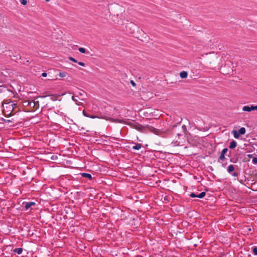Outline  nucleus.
<instances>
[{
    "instance_id": "14",
    "label": "nucleus",
    "mask_w": 257,
    "mask_h": 257,
    "mask_svg": "<svg viewBox=\"0 0 257 257\" xmlns=\"http://www.w3.org/2000/svg\"><path fill=\"white\" fill-rule=\"evenodd\" d=\"M12 59L13 60H14V61H17L18 60H22V59L21 57L20 56L19 54H18L17 55H14L12 57Z\"/></svg>"
},
{
    "instance_id": "41",
    "label": "nucleus",
    "mask_w": 257,
    "mask_h": 257,
    "mask_svg": "<svg viewBox=\"0 0 257 257\" xmlns=\"http://www.w3.org/2000/svg\"><path fill=\"white\" fill-rule=\"evenodd\" d=\"M248 230H249V231H250V230H251V229H250V228H249V229H248Z\"/></svg>"
},
{
    "instance_id": "25",
    "label": "nucleus",
    "mask_w": 257,
    "mask_h": 257,
    "mask_svg": "<svg viewBox=\"0 0 257 257\" xmlns=\"http://www.w3.org/2000/svg\"><path fill=\"white\" fill-rule=\"evenodd\" d=\"M252 162L254 164H257V158L256 157H253L252 160Z\"/></svg>"
},
{
    "instance_id": "1",
    "label": "nucleus",
    "mask_w": 257,
    "mask_h": 257,
    "mask_svg": "<svg viewBox=\"0 0 257 257\" xmlns=\"http://www.w3.org/2000/svg\"><path fill=\"white\" fill-rule=\"evenodd\" d=\"M132 128H135L140 132L144 133L145 131L146 128L147 127L151 132L155 134L158 135L159 130L155 128V127L147 125L146 126H143L142 125L137 122H129L127 123Z\"/></svg>"
},
{
    "instance_id": "36",
    "label": "nucleus",
    "mask_w": 257,
    "mask_h": 257,
    "mask_svg": "<svg viewBox=\"0 0 257 257\" xmlns=\"http://www.w3.org/2000/svg\"><path fill=\"white\" fill-rule=\"evenodd\" d=\"M247 157H248V158H252V155H251V154H248V155H247Z\"/></svg>"
},
{
    "instance_id": "32",
    "label": "nucleus",
    "mask_w": 257,
    "mask_h": 257,
    "mask_svg": "<svg viewBox=\"0 0 257 257\" xmlns=\"http://www.w3.org/2000/svg\"><path fill=\"white\" fill-rule=\"evenodd\" d=\"M57 158V156L55 155H53L51 157V159L53 160H55Z\"/></svg>"
},
{
    "instance_id": "8",
    "label": "nucleus",
    "mask_w": 257,
    "mask_h": 257,
    "mask_svg": "<svg viewBox=\"0 0 257 257\" xmlns=\"http://www.w3.org/2000/svg\"><path fill=\"white\" fill-rule=\"evenodd\" d=\"M228 150L227 148H224L223 149L220 154V155L219 156V159L220 160L223 161L225 160V155L227 153Z\"/></svg>"
},
{
    "instance_id": "40",
    "label": "nucleus",
    "mask_w": 257,
    "mask_h": 257,
    "mask_svg": "<svg viewBox=\"0 0 257 257\" xmlns=\"http://www.w3.org/2000/svg\"><path fill=\"white\" fill-rule=\"evenodd\" d=\"M26 62L28 63V62H29V60H27Z\"/></svg>"
},
{
    "instance_id": "10",
    "label": "nucleus",
    "mask_w": 257,
    "mask_h": 257,
    "mask_svg": "<svg viewBox=\"0 0 257 257\" xmlns=\"http://www.w3.org/2000/svg\"><path fill=\"white\" fill-rule=\"evenodd\" d=\"M81 176L83 177L88 178L89 180H92V179L91 175L89 173H83L81 174Z\"/></svg>"
},
{
    "instance_id": "27",
    "label": "nucleus",
    "mask_w": 257,
    "mask_h": 257,
    "mask_svg": "<svg viewBox=\"0 0 257 257\" xmlns=\"http://www.w3.org/2000/svg\"><path fill=\"white\" fill-rule=\"evenodd\" d=\"M69 59L70 61H73V62H74L75 63H77V60L75 59H74V58L72 57H69Z\"/></svg>"
},
{
    "instance_id": "12",
    "label": "nucleus",
    "mask_w": 257,
    "mask_h": 257,
    "mask_svg": "<svg viewBox=\"0 0 257 257\" xmlns=\"http://www.w3.org/2000/svg\"><path fill=\"white\" fill-rule=\"evenodd\" d=\"M180 76L182 78H186L187 77L188 73L186 71H182L180 73Z\"/></svg>"
},
{
    "instance_id": "33",
    "label": "nucleus",
    "mask_w": 257,
    "mask_h": 257,
    "mask_svg": "<svg viewBox=\"0 0 257 257\" xmlns=\"http://www.w3.org/2000/svg\"><path fill=\"white\" fill-rule=\"evenodd\" d=\"M78 64L80 65V66H85V63H83V62H78Z\"/></svg>"
},
{
    "instance_id": "34",
    "label": "nucleus",
    "mask_w": 257,
    "mask_h": 257,
    "mask_svg": "<svg viewBox=\"0 0 257 257\" xmlns=\"http://www.w3.org/2000/svg\"><path fill=\"white\" fill-rule=\"evenodd\" d=\"M47 75V74L45 72H44L42 74V76L43 77H46Z\"/></svg>"
},
{
    "instance_id": "2",
    "label": "nucleus",
    "mask_w": 257,
    "mask_h": 257,
    "mask_svg": "<svg viewBox=\"0 0 257 257\" xmlns=\"http://www.w3.org/2000/svg\"><path fill=\"white\" fill-rule=\"evenodd\" d=\"M16 105L17 104L15 103L13 101H10L8 102H5L3 104V112L5 116L9 117L13 115L14 114L13 112Z\"/></svg>"
},
{
    "instance_id": "29",
    "label": "nucleus",
    "mask_w": 257,
    "mask_h": 257,
    "mask_svg": "<svg viewBox=\"0 0 257 257\" xmlns=\"http://www.w3.org/2000/svg\"><path fill=\"white\" fill-rule=\"evenodd\" d=\"M190 196L191 197H192V198H194V197H197V195L195 193H191L190 194Z\"/></svg>"
},
{
    "instance_id": "42",
    "label": "nucleus",
    "mask_w": 257,
    "mask_h": 257,
    "mask_svg": "<svg viewBox=\"0 0 257 257\" xmlns=\"http://www.w3.org/2000/svg\"><path fill=\"white\" fill-rule=\"evenodd\" d=\"M242 180H241V181H240V183H242Z\"/></svg>"
},
{
    "instance_id": "3",
    "label": "nucleus",
    "mask_w": 257,
    "mask_h": 257,
    "mask_svg": "<svg viewBox=\"0 0 257 257\" xmlns=\"http://www.w3.org/2000/svg\"><path fill=\"white\" fill-rule=\"evenodd\" d=\"M88 117H90L91 118H103V119H105L107 120H109V121L114 122L122 123L123 122V120H122L117 119H113V118H111V117L108 116L107 115H105V114L101 116L100 117H98L96 115H89V116Z\"/></svg>"
},
{
    "instance_id": "26",
    "label": "nucleus",
    "mask_w": 257,
    "mask_h": 257,
    "mask_svg": "<svg viewBox=\"0 0 257 257\" xmlns=\"http://www.w3.org/2000/svg\"><path fill=\"white\" fill-rule=\"evenodd\" d=\"M82 113L85 116L88 117L89 116V114H88L84 109L83 110Z\"/></svg>"
},
{
    "instance_id": "4",
    "label": "nucleus",
    "mask_w": 257,
    "mask_h": 257,
    "mask_svg": "<svg viewBox=\"0 0 257 257\" xmlns=\"http://www.w3.org/2000/svg\"><path fill=\"white\" fill-rule=\"evenodd\" d=\"M27 103V102H25ZM27 105H29L30 107L33 108V110H36L39 107V103L38 101L35 100H30L27 102Z\"/></svg>"
},
{
    "instance_id": "21",
    "label": "nucleus",
    "mask_w": 257,
    "mask_h": 257,
    "mask_svg": "<svg viewBox=\"0 0 257 257\" xmlns=\"http://www.w3.org/2000/svg\"><path fill=\"white\" fill-rule=\"evenodd\" d=\"M206 195L205 192H202L201 193H199L198 195H197V197L199 198H203Z\"/></svg>"
},
{
    "instance_id": "17",
    "label": "nucleus",
    "mask_w": 257,
    "mask_h": 257,
    "mask_svg": "<svg viewBox=\"0 0 257 257\" xmlns=\"http://www.w3.org/2000/svg\"><path fill=\"white\" fill-rule=\"evenodd\" d=\"M238 132L240 135H244L245 133V128L242 127L238 130Z\"/></svg>"
},
{
    "instance_id": "18",
    "label": "nucleus",
    "mask_w": 257,
    "mask_h": 257,
    "mask_svg": "<svg viewBox=\"0 0 257 257\" xmlns=\"http://www.w3.org/2000/svg\"><path fill=\"white\" fill-rule=\"evenodd\" d=\"M76 97H78V96H73L72 97V99L76 103V104L79 105L81 103L78 101V99H77Z\"/></svg>"
},
{
    "instance_id": "5",
    "label": "nucleus",
    "mask_w": 257,
    "mask_h": 257,
    "mask_svg": "<svg viewBox=\"0 0 257 257\" xmlns=\"http://www.w3.org/2000/svg\"><path fill=\"white\" fill-rule=\"evenodd\" d=\"M177 125L174 124L171 126L170 127L168 128L165 132H164L165 133L170 134L172 133V134H176V135L179 136L181 135L178 133H177L175 131V128L177 127Z\"/></svg>"
},
{
    "instance_id": "31",
    "label": "nucleus",
    "mask_w": 257,
    "mask_h": 257,
    "mask_svg": "<svg viewBox=\"0 0 257 257\" xmlns=\"http://www.w3.org/2000/svg\"><path fill=\"white\" fill-rule=\"evenodd\" d=\"M82 92H79V95L81 96H83V94L85 93L84 91L81 90Z\"/></svg>"
},
{
    "instance_id": "24",
    "label": "nucleus",
    "mask_w": 257,
    "mask_h": 257,
    "mask_svg": "<svg viewBox=\"0 0 257 257\" xmlns=\"http://www.w3.org/2000/svg\"><path fill=\"white\" fill-rule=\"evenodd\" d=\"M230 174L234 177H237L238 176V173L234 171L231 172Z\"/></svg>"
},
{
    "instance_id": "9",
    "label": "nucleus",
    "mask_w": 257,
    "mask_h": 257,
    "mask_svg": "<svg viewBox=\"0 0 257 257\" xmlns=\"http://www.w3.org/2000/svg\"><path fill=\"white\" fill-rule=\"evenodd\" d=\"M235 170L234 166L233 165H230L227 168V171L228 173L230 174L231 172Z\"/></svg>"
},
{
    "instance_id": "30",
    "label": "nucleus",
    "mask_w": 257,
    "mask_h": 257,
    "mask_svg": "<svg viewBox=\"0 0 257 257\" xmlns=\"http://www.w3.org/2000/svg\"><path fill=\"white\" fill-rule=\"evenodd\" d=\"M130 83L133 86H135L136 85V83L133 80H131Z\"/></svg>"
},
{
    "instance_id": "20",
    "label": "nucleus",
    "mask_w": 257,
    "mask_h": 257,
    "mask_svg": "<svg viewBox=\"0 0 257 257\" xmlns=\"http://www.w3.org/2000/svg\"><path fill=\"white\" fill-rule=\"evenodd\" d=\"M67 73L65 72H61L59 73V76L60 77H65L67 75Z\"/></svg>"
},
{
    "instance_id": "28",
    "label": "nucleus",
    "mask_w": 257,
    "mask_h": 257,
    "mask_svg": "<svg viewBox=\"0 0 257 257\" xmlns=\"http://www.w3.org/2000/svg\"><path fill=\"white\" fill-rule=\"evenodd\" d=\"M182 129L183 130V131L184 132V133L186 134V133L187 132L186 126L185 125H182Z\"/></svg>"
},
{
    "instance_id": "11",
    "label": "nucleus",
    "mask_w": 257,
    "mask_h": 257,
    "mask_svg": "<svg viewBox=\"0 0 257 257\" xmlns=\"http://www.w3.org/2000/svg\"><path fill=\"white\" fill-rule=\"evenodd\" d=\"M237 146L236 142L233 140L230 143L229 148L231 149L235 148Z\"/></svg>"
},
{
    "instance_id": "37",
    "label": "nucleus",
    "mask_w": 257,
    "mask_h": 257,
    "mask_svg": "<svg viewBox=\"0 0 257 257\" xmlns=\"http://www.w3.org/2000/svg\"><path fill=\"white\" fill-rule=\"evenodd\" d=\"M3 91V88H2V86H0V92Z\"/></svg>"
},
{
    "instance_id": "16",
    "label": "nucleus",
    "mask_w": 257,
    "mask_h": 257,
    "mask_svg": "<svg viewBox=\"0 0 257 257\" xmlns=\"http://www.w3.org/2000/svg\"><path fill=\"white\" fill-rule=\"evenodd\" d=\"M232 134H233V136L235 139H238L239 138L240 135H239L238 132H237L235 130H233L232 131Z\"/></svg>"
},
{
    "instance_id": "39",
    "label": "nucleus",
    "mask_w": 257,
    "mask_h": 257,
    "mask_svg": "<svg viewBox=\"0 0 257 257\" xmlns=\"http://www.w3.org/2000/svg\"><path fill=\"white\" fill-rule=\"evenodd\" d=\"M21 63H23V64H25V63L24 62H21Z\"/></svg>"
},
{
    "instance_id": "23",
    "label": "nucleus",
    "mask_w": 257,
    "mask_h": 257,
    "mask_svg": "<svg viewBox=\"0 0 257 257\" xmlns=\"http://www.w3.org/2000/svg\"><path fill=\"white\" fill-rule=\"evenodd\" d=\"M21 4L23 5H26L27 4V0H20Z\"/></svg>"
},
{
    "instance_id": "19",
    "label": "nucleus",
    "mask_w": 257,
    "mask_h": 257,
    "mask_svg": "<svg viewBox=\"0 0 257 257\" xmlns=\"http://www.w3.org/2000/svg\"><path fill=\"white\" fill-rule=\"evenodd\" d=\"M78 50L80 52H81L82 53H87V54L89 53L88 51H87L85 48H82V47L79 48L78 49Z\"/></svg>"
},
{
    "instance_id": "22",
    "label": "nucleus",
    "mask_w": 257,
    "mask_h": 257,
    "mask_svg": "<svg viewBox=\"0 0 257 257\" xmlns=\"http://www.w3.org/2000/svg\"><path fill=\"white\" fill-rule=\"evenodd\" d=\"M252 253L254 255H257V246H253L252 247Z\"/></svg>"
},
{
    "instance_id": "15",
    "label": "nucleus",
    "mask_w": 257,
    "mask_h": 257,
    "mask_svg": "<svg viewBox=\"0 0 257 257\" xmlns=\"http://www.w3.org/2000/svg\"><path fill=\"white\" fill-rule=\"evenodd\" d=\"M142 147V145L141 144H136L135 146L133 147L134 150H139Z\"/></svg>"
},
{
    "instance_id": "7",
    "label": "nucleus",
    "mask_w": 257,
    "mask_h": 257,
    "mask_svg": "<svg viewBox=\"0 0 257 257\" xmlns=\"http://www.w3.org/2000/svg\"><path fill=\"white\" fill-rule=\"evenodd\" d=\"M22 204L26 208V210H28L31 206L35 205V203L34 202H23Z\"/></svg>"
},
{
    "instance_id": "35",
    "label": "nucleus",
    "mask_w": 257,
    "mask_h": 257,
    "mask_svg": "<svg viewBox=\"0 0 257 257\" xmlns=\"http://www.w3.org/2000/svg\"><path fill=\"white\" fill-rule=\"evenodd\" d=\"M230 161L231 162H232V163H235L236 162L234 160V159H231L230 160Z\"/></svg>"
},
{
    "instance_id": "38",
    "label": "nucleus",
    "mask_w": 257,
    "mask_h": 257,
    "mask_svg": "<svg viewBox=\"0 0 257 257\" xmlns=\"http://www.w3.org/2000/svg\"><path fill=\"white\" fill-rule=\"evenodd\" d=\"M45 1H46V2H49V1H50V0H45Z\"/></svg>"
},
{
    "instance_id": "13",
    "label": "nucleus",
    "mask_w": 257,
    "mask_h": 257,
    "mask_svg": "<svg viewBox=\"0 0 257 257\" xmlns=\"http://www.w3.org/2000/svg\"><path fill=\"white\" fill-rule=\"evenodd\" d=\"M13 251L15 253H16L18 254H20L22 253L23 251V248H16L13 250Z\"/></svg>"
},
{
    "instance_id": "6",
    "label": "nucleus",
    "mask_w": 257,
    "mask_h": 257,
    "mask_svg": "<svg viewBox=\"0 0 257 257\" xmlns=\"http://www.w3.org/2000/svg\"><path fill=\"white\" fill-rule=\"evenodd\" d=\"M257 110V105H255V106L251 105L250 106H244L242 108V110H243L244 111L250 112V111H251L252 110Z\"/></svg>"
}]
</instances>
